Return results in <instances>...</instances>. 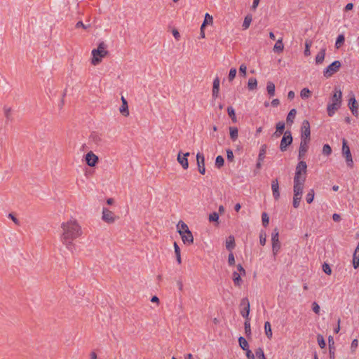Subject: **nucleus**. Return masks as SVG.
Returning <instances> with one entry per match:
<instances>
[{
    "mask_svg": "<svg viewBox=\"0 0 359 359\" xmlns=\"http://www.w3.org/2000/svg\"><path fill=\"white\" fill-rule=\"evenodd\" d=\"M60 240L69 250L72 249L73 241L82 235V229L76 219H71L61 224Z\"/></svg>",
    "mask_w": 359,
    "mask_h": 359,
    "instance_id": "1",
    "label": "nucleus"
},
{
    "mask_svg": "<svg viewBox=\"0 0 359 359\" xmlns=\"http://www.w3.org/2000/svg\"><path fill=\"white\" fill-rule=\"evenodd\" d=\"M330 102L327 104V111L328 116H332L341 105L342 92L339 88H334Z\"/></svg>",
    "mask_w": 359,
    "mask_h": 359,
    "instance_id": "2",
    "label": "nucleus"
},
{
    "mask_svg": "<svg viewBox=\"0 0 359 359\" xmlns=\"http://www.w3.org/2000/svg\"><path fill=\"white\" fill-rule=\"evenodd\" d=\"M107 45L104 42L99 43L97 48L93 49L91 51L92 58L91 64L94 66L99 65L102 59L108 55Z\"/></svg>",
    "mask_w": 359,
    "mask_h": 359,
    "instance_id": "3",
    "label": "nucleus"
},
{
    "mask_svg": "<svg viewBox=\"0 0 359 359\" xmlns=\"http://www.w3.org/2000/svg\"><path fill=\"white\" fill-rule=\"evenodd\" d=\"M307 172V165L304 161H299L295 168V174L294 180L306 181V175Z\"/></svg>",
    "mask_w": 359,
    "mask_h": 359,
    "instance_id": "4",
    "label": "nucleus"
},
{
    "mask_svg": "<svg viewBox=\"0 0 359 359\" xmlns=\"http://www.w3.org/2000/svg\"><path fill=\"white\" fill-rule=\"evenodd\" d=\"M341 66V63L340 61H334L323 70V76L327 79L331 77L339 70Z\"/></svg>",
    "mask_w": 359,
    "mask_h": 359,
    "instance_id": "5",
    "label": "nucleus"
},
{
    "mask_svg": "<svg viewBox=\"0 0 359 359\" xmlns=\"http://www.w3.org/2000/svg\"><path fill=\"white\" fill-rule=\"evenodd\" d=\"M342 154L346 158V161L348 167L352 168L353 166V161L349 147L347 144V141L345 139L342 140Z\"/></svg>",
    "mask_w": 359,
    "mask_h": 359,
    "instance_id": "6",
    "label": "nucleus"
},
{
    "mask_svg": "<svg viewBox=\"0 0 359 359\" xmlns=\"http://www.w3.org/2000/svg\"><path fill=\"white\" fill-rule=\"evenodd\" d=\"M118 219V217L116 216L114 212L109 210L107 208H102V219L107 224H113L116 220Z\"/></svg>",
    "mask_w": 359,
    "mask_h": 359,
    "instance_id": "7",
    "label": "nucleus"
},
{
    "mask_svg": "<svg viewBox=\"0 0 359 359\" xmlns=\"http://www.w3.org/2000/svg\"><path fill=\"white\" fill-rule=\"evenodd\" d=\"M301 140H311V129L309 121L304 120L301 127Z\"/></svg>",
    "mask_w": 359,
    "mask_h": 359,
    "instance_id": "8",
    "label": "nucleus"
},
{
    "mask_svg": "<svg viewBox=\"0 0 359 359\" xmlns=\"http://www.w3.org/2000/svg\"><path fill=\"white\" fill-rule=\"evenodd\" d=\"M292 142V136L290 130H287L284 133L283 137L280 141V149L281 151H285L287 147Z\"/></svg>",
    "mask_w": 359,
    "mask_h": 359,
    "instance_id": "9",
    "label": "nucleus"
},
{
    "mask_svg": "<svg viewBox=\"0 0 359 359\" xmlns=\"http://www.w3.org/2000/svg\"><path fill=\"white\" fill-rule=\"evenodd\" d=\"M241 316L245 318V320L249 318L250 313V302L247 298H243L241 300Z\"/></svg>",
    "mask_w": 359,
    "mask_h": 359,
    "instance_id": "10",
    "label": "nucleus"
},
{
    "mask_svg": "<svg viewBox=\"0 0 359 359\" xmlns=\"http://www.w3.org/2000/svg\"><path fill=\"white\" fill-rule=\"evenodd\" d=\"M86 162L90 167H94L98 162V156L95 155L93 151H89L86 155Z\"/></svg>",
    "mask_w": 359,
    "mask_h": 359,
    "instance_id": "11",
    "label": "nucleus"
},
{
    "mask_svg": "<svg viewBox=\"0 0 359 359\" xmlns=\"http://www.w3.org/2000/svg\"><path fill=\"white\" fill-rule=\"evenodd\" d=\"M196 161L198 172L201 175H204L205 173V157L203 154L198 153L196 154Z\"/></svg>",
    "mask_w": 359,
    "mask_h": 359,
    "instance_id": "12",
    "label": "nucleus"
},
{
    "mask_svg": "<svg viewBox=\"0 0 359 359\" xmlns=\"http://www.w3.org/2000/svg\"><path fill=\"white\" fill-rule=\"evenodd\" d=\"M189 155V152H187L182 155V153L181 151H180L177 154V160L184 170H187L189 168V162L187 157Z\"/></svg>",
    "mask_w": 359,
    "mask_h": 359,
    "instance_id": "13",
    "label": "nucleus"
},
{
    "mask_svg": "<svg viewBox=\"0 0 359 359\" xmlns=\"http://www.w3.org/2000/svg\"><path fill=\"white\" fill-rule=\"evenodd\" d=\"M309 143H310V141L301 140L299 148V154H298L299 159H302V158H304L306 153L307 152V151L309 149Z\"/></svg>",
    "mask_w": 359,
    "mask_h": 359,
    "instance_id": "14",
    "label": "nucleus"
},
{
    "mask_svg": "<svg viewBox=\"0 0 359 359\" xmlns=\"http://www.w3.org/2000/svg\"><path fill=\"white\" fill-rule=\"evenodd\" d=\"M304 182L305 181L294 180V195L302 196Z\"/></svg>",
    "mask_w": 359,
    "mask_h": 359,
    "instance_id": "15",
    "label": "nucleus"
},
{
    "mask_svg": "<svg viewBox=\"0 0 359 359\" xmlns=\"http://www.w3.org/2000/svg\"><path fill=\"white\" fill-rule=\"evenodd\" d=\"M271 189L273 196L275 200H278L280 198L279 184L277 179L273 180L271 182Z\"/></svg>",
    "mask_w": 359,
    "mask_h": 359,
    "instance_id": "16",
    "label": "nucleus"
},
{
    "mask_svg": "<svg viewBox=\"0 0 359 359\" xmlns=\"http://www.w3.org/2000/svg\"><path fill=\"white\" fill-rule=\"evenodd\" d=\"M180 236L184 244L189 245L193 243L194 236L190 230H188L187 231L184 232V233H182V235Z\"/></svg>",
    "mask_w": 359,
    "mask_h": 359,
    "instance_id": "17",
    "label": "nucleus"
},
{
    "mask_svg": "<svg viewBox=\"0 0 359 359\" xmlns=\"http://www.w3.org/2000/svg\"><path fill=\"white\" fill-rule=\"evenodd\" d=\"M348 106H349V108L352 112V114L354 115V116H358V104L356 103V100L354 97V96H353L352 97H351L348 100Z\"/></svg>",
    "mask_w": 359,
    "mask_h": 359,
    "instance_id": "18",
    "label": "nucleus"
},
{
    "mask_svg": "<svg viewBox=\"0 0 359 359\" xmlns=\"http://www.w3.org/2000/svg\"><path fill=\"white\" fill-rule=\"evenodd\" d=\"M328 344H329V353H330V359H335L334 355V341L332 337L330 336L328 338Z\"/></svg>",
    "mask_w": 359,
    "mask_h": 359,
    "instance_id": "19",
    "label": "nucleus"
},
{
    "mask_svg": "<svg viewBox=\"0 0 359 359\" xmlns=\"http://www.w3.org/2000/svg\"><path fill=\"white\" fill-rule=\"evenodd\" d=\"M326 48H322L320 50L316 56V63L317 65H320L323 62L325 57Z\"/></svg>",
    "mask_w": 359,
    "mask_h": 359,
    "instance_id": "20",
    "label": "nucleus"
},
{
    "mask_svg": "<svg viewBox=\"0 0 359 359\" xmlns=\"http://www.w3.org/2000/svg\"><path fill=\"white\" fill-rule=\"evenodd\" d=\"M177 232L180 235H182L184 232L189 230L188 226L182 221H180L177 225Z\"/></svg>",
    "mask_w": 359,
    "mask_h": 359,
    "instance_id": "21",
    "label": "nucleus"
},
{
    "mask_svg": "<svg viewBox=\"0 0 359 359\" xmlns=\"http://www.w3.org/2000/svg\"><path fill=\"white\" fill-rule=\"evenodd\" d=\"M229 135L232 141L235 142L238 137V130L236 127H229Z\"/></svg>",
    "mask_w": 359,
    "mask_h": 359,
    "instance_id": "22",
    "label": "nucleus"
},
{
    "mask_svg": "<svg viewBox=\"0 0 359 359\" xmlns=\"http://www.w3.org/2000/svg\"><path fill=\"white\" fill-rule=\"evenodd\" d=\"M276 131L275 132L274 135L277 137H279L283 133L285 129V123L280 121L276 124Z\"/></svg>",
    "mask_w": 359,
    "mask_h": 359,
    "instance_id": "23",
    "label": "nucleus"
},
{
    "mask_svg": "<svg viewBox=\"0 0 359 359\" xmlns=\"http://www.w3.org/2000/svg\"><path fill=\"white\" fill-rule=\"evenodd\" d=\"M296 114H297V110L295 109H292L289 111V113L287 116V118H286L287 123H290V124L293 123Z\"/></svg>",
    "mask_w": 359,
    "mask_h": 359,
    "instance_id": "24",
    "label": "nucleus"
},
{
    "mask_svg": "<svg viewBox=\"0 0 359 359\" xmlns=\"http://www.w3.org/2000/svg\"><path fill=\"white\" fill-rule=\"evenodd\" d=\"M284 49V45L282 39H278L273 46V50L277 53L282 52Z\"/></svg>",
    "mask_w": 359,
    "mask_h": 359,
    "instance_id": "25",
    "label": "nucleus"
},
{
    "mask_svg": "<svg viewBox=\"0 0 359 359\" xmlns=\"http://www.w3.org/2000/svg\"><path fill=\"white\" fill-rule=\"evenodd\" d=\"M267 146L266 144H262L259 149V153L258 155V159L259 161H264L265 158V155L266 152Z\"/></svg>",
    "mask_w": 359,
    "mask_h": 359,
    "instance_id": "26",
    "label": "nucleus"
},
{
    "mask_svg": "<svg viewBox=\"0 0 359 359\" xmlns=\"http://www.w3.org/2000/svg\"><path fill=\"white\" fill-rule=\"evenodd\" d=\"M238 343H239L240 347L243 350L247 351L249 349V344H248L247 340L243 337H240L238 338Z\"/></svg>",
    "mask_w": 359,
    "mask_h": 359,
    "instance_id": "27",
    "label": "nucleus"
},
{
    "mask_svg": "<svg viewBox=\"0 0 359 359\" xmlns=\"http://www.w3.org/2000/svg\"><path fill=\"white\" fill-rule=\"evenodd\" d=\"M266 90L268 94L272 97L275 95V85L271 81H268L266 84Z\"/></svg>",
    "mask_w": 359,
    "mask_h": 359,
    "instance_id": "28",
    "label": "nucleus"
},
{
    "mask_svg": "<svg viewBox=\"0 0 359 359\" xmlns=\"http://www.w3.org/2000/svg\"><path fill=\"white\" fill-rule=\"evenodd\" d=\"M264 330H265V334H266V337L269 339H271L273 334H272L271 324H270V323L269 321H266L264 323Z\"/></svg>",
    "mask_w": 359,
    "mask_h": 359,
    "instance_id": "29",
    "label": "nucleus"
},
{
    "mask_svg": "<svg viewBox=\"0 0 359 359\" xmlns=\"http://www.w3.org/2000/svg\"><path fill=\"white\" fill-rule=\"evenodd\" d=\"M235 246V241L233 236H229V238L226 241V248L231 250H232Z\"/></svg>",
    "mask_w": 359,
    "mask_h": 359,
    "instance_id": "30",
    "label": "nucleus"
},
{
    "mask_svg": "<svg viewBox=\"0 0 359 359\" xmlns=\"http://www.w3.org/2000/svg\"><path fill=\"white\" fill-rule=\"evenodd\" d=\"M257 86V79L255 78H250L248 80V89L250 90H252L256 89Z\"/></svg>",
    "mask_w": 359,
    "mask_h": 359,
    "instance_id": "31",
    "label": "nucleus"
},
{
    "mask_svg": "<svg viewBox=\"0 0 359 359\" xmlns=\"http://www.w3.org/2000/svg\"><path fill=\"white\" fill-rule=\"evenodd\" d=\"M90 139L93 142H94L97 145L102 142V138L100 135L95 133H93L90 135Z\"/></svg>",
    "mask_w": 359,
    "mask_h": 359,
    "instance_id": "32",
    "label": "nucleus"
},
{
    "mask_svg": "<svg viewBox=\"0 0 359 359\" xmlns=\"http://www.w3.org/2000/svg\"><path fill=\"white\" fill-rule=\"evenodd\" d=\"M252 18L251 15H248L245 17L243 23V29H247L249 28L250 23L252 22Z\"/></svg>",
    "mask_w": 359,
    "mask_h": 359,
    "instance_id": "33",
    "label": "nucleus"
},
{
    "mask_svg": "<svg viewBox=\"0 0 359 359\" xmlns=\"http://www.w3.org/2000/svg\"><path fill=\"white\" fill-rule=\"evenodd\" d=\"M174 248H175V253L176 255L177 262L178 264H181L182 259H181V255H180V249L177 243H174Z\"/></svg>",
    "mask_w": 359,
    "mask_h": 359,
    "instance_id": "34",
    "label": "nucleus"
},
{
    "mask_svg": "<svg viewBox=\"0 0 359 359\" xmlns=\"http://www.w3.org/2000/svg\"><path fill=\"white\" fill-rule=\"evenodd\" d=\"M119 111L124 116H129V110H128V104H122L119 108Z\"/></svg>",
    "mask_w": 359,
    "mask_h": 359,
    "instance_id": "35",
    "label": "nucleus"
},
{
    "mask_svg": "<svg viewBox=\"0 0 359 359\" xmlns=\"http://www.w3.org/2000/svg\"><path fill=\"white\" fill-rule=\"evenodd\" d=\"M227 112L229 116L231 118V120L233 123L237 122V118L235 114L234 109L232 107H228Z\"/></svg>",
    "mask_w": 359,
    "mask_h": 359,
    "instance_id": "36",
    "label": "nucleus"
},
{
    "mask_svg": "<svg viewBox=\"0 0 359 359\" xmlns=\"http://www.w3.org/2000/svg\"><path fill=\"white\" fill-rule=\"evenodd\" d=\"M233 280L236 285H237V286L241 285V275L238 273H237L236 271H234L233 273Z\"/></svg>",
    "mask_w": 359,
    "mask_h": 359,
    "instance_id": "37",
    "label": "nucleus"
},
{
    "mask_svg": "<svg viewBox=\"0 0 359 359\" xmlns=\"http://www.w3.org/2000/svg\"><path fill=\"white\" fill-rule=\"evenodd\" d=\"M312 45V41L311 40H306L305 41V50H304V55L306 56H309L311 54L310 48Z\"/></svg>",
    "mask_w": 359,
    "mask_h": 359,
    "instance_id": "38",
    "label": "nucleus"
},
{
    "mask_svg": "<svg viewBox=\"0 0 359 359\" xmlns=\"http://www.w3.org/2000/svg\"><path fill=\"white\" fill-rule=\"evenodd\" d=\"M300 96L302 99L309 98L311 96V91L309 88H304L301 90Z\"/></svg>",
    "mask_w": 359,
    "mask_h": 359,
    "instance_id": "39",
    "label": "nucleus"
},
{
    "mask_svg": "<svg viewBox=\"0 0 359 359\" xmlns=\"http://www.w3.org/2000/svg\"><path fill=\"white\" fill-rule=\"evenodd\" d=\"M279 233L277 229H275L272 232L271 235V242L272 243H278L279 241Z\"/></svg>",
    "mask_w": 359,
    "mask_h": 359,
    "instance_id": "40",
    "label": "nucleus"
},
{
    "mask_svg": "<svg viewBox=\"0 0 359 359\" xmlns=\"http://www.w3.org/2000/svg\"><path fill=\"white\" fill-rule=\"evenodd\" d=\"M224 164V159L222 156H217L215 159V165L220 168H222Z\"/></svg>",
    "mask_w": 359,
    "mask_h": 359,
    "instance_id": "41",
    "label": "nucleus"
},
{
    "mask_svg": "<svg viewBox=\"0 0 359 359\" xmlns=\"http://www.w3.org/2000/svg\"><path fill=\"white\" fill-rule=\"evenodd\" d=\"M314 199V190L311 189L306 196V200L308 203H311Z\"/></svg>",
    "mask_w": 359,
    "mask_h": 359,
    "instance_id": "42",
    "label": "nucleus"
},
{
    "mask_svg": "<svg viewBox=\"0 0 359 359\" xmlns=\"http://www.w3.org/2000/svg\"><path fill=\"white\" fill-rule=\"evenodd\" d=\"M301 200H302V196L294 195L292 205L294 208H299Z\"/></svg>",
    "mask_w": 359,
    "mask_h": 359,
    "instance_id": "43",
    "label": "nucleus"
},
{
    "mask_svg": "<svg viewBox=\"0 0 359 359\" xmlns=\"http://www.w3.org/2000/svg\"><path fill=\"white\" fill-rule=\"evenodd\" d=\"M280 249V242L272 243V252H273V256L277 255Z\"/></svg>",
    "mask_w": 359,
    "mask_h": 359,
    "instance_id": "44",
    "label": "nucleus"
},
{
    "mask_svg": "<svg viewBox=\"0 0 359 359\" xmlns=\"http://www.w3.org/2000/svg\"><path fill=\"white\" fill-rule=\"evenodd\" d=\"M353 265L354 269H357L359 266V253H356V252L353 255Z\"/></svg>",
    "mask_w": 359,
    "mask_h": 359,
    "instance_id": "45",
    "label": "nucleus"
},
{
    "mask_svg": "<svg viewBox=\"0 0 359 359\" xmlns=\"http://www.w3.org/2000/svg\"><path fill=\"white\" fill-rule=\"evenodd\" d=\"M322 152L325 156L330 155L331 153H332V149H331L330 146L329 144H324L323 147Z\"/></svg>",
    "mask_w": 359,
    "mask_h": 359,
    "instance_id": "46",
    "label": "nucleus"
},
{
    "mask_svg": "<svg viewBox=\"0 0 359 359\" xmlns=\"http://www.w3.org/2000/svg\"><path fill=\"white\" fill-rule=\"evenodd\" d=\"M262 224L264 226H267L269 223V217L266 212H263L262 215Z\"/></svg>",
    "mask_w": 359,
    "mask_h": 359,
    "instance_id": "47",
    "label": "nucleus"
},
{
    "mask_svg": "<svg viewBox=\"0 0 359 359\" xmlns=\"http://www.w3.org/2000/svg\"><path fill=\"white\" fill-rule=\"evenodd\" d=\"M245 332L247 335L251 334V328H250V319L245 320Z\"/></svg>",
    "mask_w": 359,
    "mask_h": 359,
    "instance_id": "48",
    "label": "nucleus"
},
{
    "mask_svg": "<svg viewBox=\"0 0 359 359\" xmlns=\"http://www.w3.org/2000/svg\"><path fill=\"white\" fill-rule=\"evenodd\" d=\"M255 355L258 358V359H266L264 351L262 348H258L255 351Z\"/></svg>",
    "mask_w": 359,
    "mask_h": 359,
    "instance_id": "49",
    "label": "nucleus"
},
{
    "mask_svg": "<svg viewBox=\"0 0 359 359\" xmlns=\"http://www.w3.org/2000/svg\"><path fill=\"white\" fill-rule=\"evenodd\" d=\"M208 219L210 222H218L219 220V215L217 212H214L209 215Z\"/></svg>",
    "mask_w": 359,
    "mask_h": 359,
    "instance_id": "50",
    "label": "nucleus"
},
{
    "mask_svg": "<svg viewBox=\"0 0 359 359\" xmlns=\"http://www.w3.org/2000/svg\"><path fill=\"white\" fill-rule=\"evenodd\" d=\"M317 340H318V345L321 348H323L325 347V345H326L325 341L322 335L318 334L317 337Z\"/></svg>",
    "mask_w": 359,
    "mask_h": 359,
    "instance_id": "51",
    "label": "nucleus"
},
{
    "mask_svg": "<svg viewBox=\"0 0 359 359\" xmlns=\"http://www.w3.org/2000/svg\"><path fill=\"white\" fill-rule=\"evenodd\" d=\"M213 22V18L212 16L209 15L208 13H206L205 15V19L203 23H205V26H206L207 24H212Z\"/></svg>",
    "mask_w": 359,
    "mask_h": 359,
    "instance_id": "52",
    "label": "nucleus"
},
{
    "mask_svg": "<svg viewBox=\"0 0 359 359\" xmlns=\"http://www.w3.org/2000/svg\"><path fill=\"white\" fill-rule=\"evenodd\" d=\"M236 75V68H231L229 73V81H231L234 79Z\"/></svg>",
    "mask_w": 359,
    "mask_h": 359,
    "instance_id": "53",
    "label": "nucleus"
},
{
    "mask_svg": "<svg viewBox=\"0 0 359 359\" xmlns=\"http://www.w3.org/2000/svg\"><path fill=\"white\" fill-rule=\"evenodd\" d=\"M358 341L357 339H355L352 341L351 344V351L352 353H354L358 347Z\"/></svg>",
    "mask_w": 359,
    "mask_h": 359,
    "instance_id": "54",
    "label": "nucleus"
},
{
    "mask_svg": "<svg viewBox=\"0 0 359 359\" xmlns=\"http://www.w3.org/2000/svg\"><path fill=\"white\" fill-rule=\"evenodd\" d=\"M312 310L315 313L319 314L320 308L317 302H314L312 303Z\"/></svg>",
    "mask_w": 359,
    "mask_h": 359,
    "instance_id": "55",
    "label": "nucleus"
},
{
    "mask_svg": "<svg viewBox=\"0 0 359 359\" xmlns=\"http://www.w3.org/2000/svg\"><path fill=\"white\" fill-rule=\"evenodd\" d=\"M226 156H227V160L230 162H233L234 160V156L233 154L232 150L231 149H226Z\"/></svg>",
    "mask_w": 359,
    "mask_h": 359,
    "instance_id": "56",
    "label": "nucleus"
},
{
    "mask_svg": "<svg viewBox=\"0 0 359 359\" xmlns=\"http://www.w3.org/2000/svg\"><path fill=\"white\" fill-rule=\"evenodd\" d=\"M323 270L327 275H330L332 273V269H331L330 266H329V264H327L326 263H325L323 265Z\"/></svg>",
    "mask_w": 359,
    "mask_h": 359,
    "instance_id": "57",
    "label": "nucleus"
},
{
    "mask_svg": "<svg viewBox=\"0 0 359 359\" xmlns=\"http://www.w3.org/2000/svg\"><path fill=\"white\" fill-rule=\"evenodd\" d=\"M247 67L245 64H242L239 67V72L243 74V77L246 76Z\"/></svg>",
    "mask_w": 359,
    "mask_h": 359,
    "instance_id": "58",
    "label": "nucleus"
},
{
    "mask_svg": "<svg viewBox=\"0 0 359 359\" xmlns=\"http://www.w3.org/2000/svg\"><path fill=\"white\" fill-rule=\"evenodd\" d=\"M228 262H229V265H234L235 264V258H234V256H233V253H230L229 255Z\"/></svg>",
    "mask_w": 359,
    "mask_h": 359,
    "instance_id": "59",
    "label": "nucleus"
},
{
    "mask_svg": "<svg viewBox=\"0 0 359 359\" xmlns=\"http://www.w3.org/2000/svg\"><path fill=\"white\" fill-rule=\"evenodd\" d=\"M344 41V36L342 34L339 35L337 39V41H336V46L338 47L339 44L343 43Z\"/></svg>",
    "mask_w": 359,
    "mask_h": 359,
    "instance_id": "60",
    "label": "nucleus"
},
{
    "mask_svg": "<svg viewBox=\"0 0 359 359\" xmlns=\"http://www.w3.org/2000/svg\"><path fill=\"white\" fill-rule=\"evenodd\" d=\"M8 217V218L11 219L15 224H20L19 220L12 213H9Z\"/></svg>",
    "mask_w": 359,
    "mask_h": 359,
    "instance_id": "61",
    "label": "nucleus"
},
{
    "mask_svg": "<svg viewBox=\"0 0 359 359\" xmlns=\"http://www.w3.org/2000/svg\"><path fill=\"white\" fill-rule=\"evenodd\" d=\"M219 79L218 77H216L213 81V86L214 88H219Z\"/></svg>",
    "mask_w": 359,
    "mask_h": 359,
    "instance_id": "62",
    "label": "nucleus"
},
{
    "mask_svg": "<svg viewBox=\"0 0 359 359\" xmlns=\"http://www.w3.org/2000/svg\"><path fill=\"white\" fill-rule=\"evenodd\" d=\"M259 242L262 245H264L266 243V235L263 233H260L259 236Z\"/></svg>",
    "mask_w": 359,
    "mask_h": 359,
    "instance_id": "63",
    "label": "nucleus"
},
{
    "mask_svg": "<svg viewBox=\"0 0 359 359\" xmlns=\"http://www.w3.org/2000/svg\"><path fill=\"white\" fill-rule=\"evenodd\" d=\"M245 351L248 359H255V355L252 353V351L250 349Z\"/></svg>",
    "mask_w": 359,
    "mask_h": 359,
    "instance_id": "64",
    "label": "nucleus"
}]
</instances>
